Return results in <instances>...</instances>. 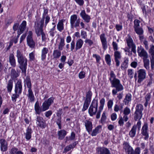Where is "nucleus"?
<instances>
[{
  "label": "nucleus",
  "instance_id": "61",
  "mask_svg": "<svg viewBox=\"0 0 154 154\" xmlns=\"http://www.w3.org/2000/svg\"><path fill=\"white\" fill-rule=\"evenodd\" d=\"M85 73L84 71H81L79 74V77L80 79H82L85 77Z\"/></svg>",
  "mask_w": 154,
  "mask_h": 154
},
{
  "label": "nucleus",
  "instance_id": "6",
  "mask_svg": "<svg viewBox=\"0 0 154 154\" xmlns=\"http://www.w3.org/2000/svg\"><path fill=\"white\" fill-rule=\"evenodd\" d=\"M77 16L73 14L71 16L70 19V23L71 28L73 29L79 26L80 19H77Z\"/></svg>",
  "mask_w": 154,
  "mask_h": 154
},
{
  "label": "nucleus",
  "instance_id": "46",
  "mask_svg": "<svg viewBox=\"0 0 154 154\" xmlns=\"http://www.w3.org/2000/svg\"><path fill=\"white\" fill-rule=\"evenodd\" d=\"M149 53L150 54L152 57H154V45H150Z\"/></svg>",
  "mask_w": 154,
  "mask_h": 154
},
{
  "label": "nucleus",
  "instance_id": "14",
  "mask_svg": "<svg viewBox=\"0 0 154 154\" xmlns=\"http://www.w3.org/2000/svg\"><path fill=\"white\" fill-rule=\"evenodd\" d=\"M114 59L116 62V66L118 67L120 65V62L119 60L121 58L122 56L121 53L118 51H115L114 53Z\"/></svg>",
  "mask_w": 154,
  "mask_h": 154
},
{
  "label": "nucleus",
  "instance_id": "31",
  "mask_svg": "<svg viewBox=\"0 0 154 154\" xmlns=\"http://www.w3.org/2000/svg\"><path fill=\"white\" fill-rule=\"evenodd\" d=\"M32 132V129L29 127H28L27 128L26 133L25 134V138L26 140H29L31 139Z\"/></svg>",
  "mask_w": 154,
  "mask_h": 154
},
{
  "label": "nucleus",
  "instance_id": "13",
  "mask_svg": "<svg viewBox=\"0 0 154 154\" xmlns=\"http://www.w3.org/2000/svg\"><path fill=\"white\" fill-rule=\"evenodd\" d=\"M97 154H111L109 150L107 148L98 147L96 149Z\"/></svg>",
  "mask_w": 154,
  "mask_h": 154
},
{
  "label": "nucleus",
  "instance_id": "19",
  "mask_svg": "<svg viewBox=\"0 0 154 154\" xmlns=\"http://www.w3.org/2000/svg\"><path fill=\"white\" fill-rule=\"evenodd\" d=\"M100 38L102 43L103 48L104 50H106L107 48V42L106 39L105 37L104 33L101 34L100 36Z\"/></svg>",
  "mask_w": 154,
  "mask_h": 154
},
{
  "label": "nucleus",
  "instance_id": "51",
  "mask_svg": "<svg viewBox=\"0 0 154 154\" xmlns=\"http://www.w3.org/2000/svg\"><path fill=\"white\" fill-rule=\"evenodd\" d=\"M140 21L138 20L135 19L134 21V28L139 27Z\"/></svg>",
  "mask_w": 154,
  "mask_h": 154
},
{
  "label": "nucleus",
  "instance_id": "58",
  "mask_svg": "<svg viewBox=\"0 0 154 154\" xmlns=\"http://www.w3.org/2000/svg\"><path fill=\"white\" fill-rule=\"evenodd\" d=\"M130 112L131 111L130 109L127 107L124 109L123 113L125 115H127L130 113Z\"/></svg>",
  "mask_w": 154,
  "mask_h": 154
},
{
  "label": "nucleus",
  "instance_id": "30",
  "mask_svg": "<svg viewBox=\"0 0 154 154\" xmlns=\"http://www.w3.org/2000/svg\"><path fill=\"white\" fill-rule=\"evenodd\" d=\"M102 126L99 125L97 126L95 129H94L91 134L92 136H96L98 134L100 133L101 130Z\"/></svg>",
  "mask_w": 154,
  "mask_h": 154
},
{
  "label": "nucleus",
  "instance_id": "12",
  "mask_svg": "<svg viewBox=\"0 0 154 154\" xmlns=\"http://www.w3.org/2000/svg\"><path fill=\"white\" fill-rule=\"evenodd\" d=\"M22 90V80L19 79L15 85V93L21 94Z\"/></svg>",
  "mask_w": 154,
  "mask_h": 154
},
{
  "label": "nucleus",
  "instance_id": "11",
  "mask_svg": "<svg viewBox=\"0 0 154 154\" xmlns=\"http://www.w3.org/2000/svg\"><path fill=\"white\" fill-rule=\"evenodd\" d=\"M36 121V123L38 126L42 129L45 128L46 126L45 122L42 117L40 116H37Z\"/></svg>",
  "mask_w": 154,
  "mask_h": 154
},
{
  "label": "nucleus",
  "instance_id": "45",
  "mask_svg": "<svg viewBox=\"0 0 154 154\" xmlns=\"http://www.w3.org/2000/svg\"><path fill=\"white\" fill-rule=\"evenodd\" d=\"M148 57L146 51H145V68L146 69L149 68V61L148 59H146Z\"/></svg>",
  "mask_w": 154,
  "mask_h": 154
},
{
  "label": "nucleus",
  "instance_id": "49",
  "mask_svg": "<svg viewBox=\"0 0 154 154\" xmlns=\"http://www.w3.org/2000/svg\"><path fill=\"white\" fill-rule=\"evenodd\" d=\"M148 129L147 124L145 123V140L147 139L149 137V134L147 132Z\"/></svg>",
  "mask_w": 154,
  "mask_h": 154
},
{
  "label": "nucleus",
  "instance_id": "22",
  "mask_svg": "<svg viewBox=\"0 0 154 154\" xmlns=\"http://www.w3.org/2000/svg\"><path fill=\"white\" fill-rule=\"evenodd\" d=\"M49 51L48 49V48L44 47L42 50L41 54V59L42 61H44L45 59L46 54Z\"/></svg>",
  "mask_w": 154,
  "mask_h": 154
},
{
  "label": "nucleus",
  "instance_id": "10",
  "mask_svg": "<svg viewBox=\"0 0 154 154\" xmlns=\"http://www.w3.org/2000/svg\"><path fill=\"white\" fill-rule=\"evenodd\" d=\"M44 12L42 14V18L40 21L42 22H44V20L45 19V26H46L49 22L50 20V17L48 15V9L47 8H46L45 7H43Z\"/></svg>",
  "mask_w": 154,
  "mask_h": 154
},
{
  "label": "nucleus",
  "instance_id": "42",
  "mask_svg": "<svg viewBox=\"0 0 154 154\" xmlns=\"http://www.w3.org/2000/svg\"><path fill=\"white\" fill-rule=\"evenodd\" d=\"M90 102L85 100L84 103L83 107L82 109V112L85 111L87 109Z\"/></svg>",
  "mask_w": 154,
  "mask_h": 154
},
{
  "label": "nucleus",
  "instance_id": "40",
  "mask_svg": "<svg viewBox=\"0 0 154 154\" xmlns=\"http://www.w3.org/2000/svg\"><path fill=\"white\" fill-rule=\"evenodd\" d=\"M105 60L107 64L109 66L111 65V57L109 54H106L105 57Z\"/></svg>",
  "mask_w": 154,
  "mask_h": 154
},
{
  "label": "nucleus",
  "instance_id": "32",
  "mask_svg": "<svg viewBox=\"0 0 154 154\" xmlns=\"http://www.w3.org/2000/svg\"><path fill=\"white\" fill-rule=\"evenodd\" d=\"M131 94L129 93H128L126 95L123 100V102L125 105H128L129 103L131 102Z\"/></svg>",
  "mask_w": 154,
  "mask_h": 154
},
{
  "label": "nucleus",
  "instance_id": "16",
  "mask_svg": "<svg viewBox=\"0 0 154 154\" xmlns=\"http://www.w3.org/2000/svg\"><path fill=\"white\" fill-rule=\"evenodd\" d=\"M1 150L2 152H5L8 149V143L4 139H0Z\"/></svg>",
  "mask_w": 154,
  "mask_h": 154
},
{
  "label": "nucleus",
  "instance_id": "5",
  "mask_svg": "<svg viewBox=\"0 0 154 154\" xmlns=\"http://www.w3.org/2000/svg\"><path fill=\"white\" fill-rule=\"evenodd\" d=\"M40 21L39 22H35L34 27L35 32L37 37L40 36L41 34L43 32V29L44 22Z\"/></svg>",
  "mask_w": 154,
  "mask_h": 154
},
{
  "label": "nucleus",
  "instance_id": "2",
  "mask_svg": "<svg viewBox=\"0 0 154 154\" xmlns=\"http://www.w3.org/2000/svg\"><path fill=\"white\" fill-rule=\"evenodd\" d=\"M16 57L19 65V68L21 70L24 76L26 75V69L27 65V60L24 55L23 52L18 50L17 51Z\"/></svg>",
  "mask_w": 154,
  "mask_h": 154
},
{
  "label": "nucleus",
  "instance_id": "50",
  "mask_svg": "<svg viewBox=\"0 0 154 154\" xmlns=\"http://www.w3.org/2000/svg\"><path fill=\"white\" fill-rule=\"evenodd\" d=\"M106 119V112H104L102 114L100 119L101 122L102 123H103L104 122L105 120Z\"/></svg>",
  "mask_w": 154,
  "mask_h": 154
},
{
  "label": "nucleus",
  "instance_id": "17",
  "mask_svg": "<svg viewBox=\"0 0 154 154\" xmlns=\"http://www.w3.org/2000/svg\"><path fill=\"white\" fill-rule=\"evenodd\" d=\"M84 122L87 131L90 133L91 132L93 128V125L92 122L89 120H86Z\"/></svg>",
  "mask_w": 154,
  "mask_h": 154
},
{
  "label": "nucleus",
  "instance_id": "54",
  "mask_svg": "<svg viewBox=\"0 0 154 154\" xmlns=\"http://www.w3.org/2000/svg\"><path fill=\"white\" fill-rule=\"evenodd\" d=\"M70 51H73L74 50H75V43L74 40H72L70 43Z\"/></svg>",
  "mask_w": 154,
  "mask_h": 154
},
{
  "label": "nucleus",
  "instance_id": "27",
  "mask_svg": "<svg viewBox=\"0 0 154 154\" xmlns=\"http://www.w3.org/2000/svg\"><path fill=\"white\" fill-rule=\"evenodd\" d=\"M137 52L139 56L143 57V60L144 66V50L143 48L141 46L138 47L137 48Z\"/></svg>",
  "mask_w": 154,
  "mask_h": 154
},
{
  "label": "nucleus",
  "instance_id": "15",
  "mask_svg": "<svg viewBox=\"0 0 154 154\" xmlns=\"http://www.w3.org/2000/svg\"><path fill=\"white\" fill-rule=\"evenodd\" d=\"M80 16L85 22L88 23L90 22L91 19V17L89 15L86 14L85 10H82L81 11Z\"/></svg>",
  "mask_w": 154,
  "mask_h": 154
},
{
  "label": "nucleus",
  "instance_id": "29",
  "mask_svg": "<svg viewBox=\"0 0 154 154\" xmlns=\"http://www.w3.org/2000/svg\"><path fill=\"white\" fill-rule=\"evenodd\" d=\"M26 21L23 20L22 21V23L20 25L19 29L18 31H20V34L23 33L25 30L26 28Z\"/></svg>",
  "mask_w": 154,
  "mask_h": 154
},
{
  "label": "nucleus",
  "instance_id": "35",
  "mask_svg": "<svg viewBox=\"0 0 154 154\" xmlns=\"http://www.w3.org/2000/svg\"><path fill=\"white\" fill-rule=\"evenodd\" d=\"M19 75V74L17 72L15 69H12L11 70V76L12 79H11L13 80Z\"/></svg>",
  "mask_w": 154,
  "mask_h": 154
},
{
  "label": "nucleus",
  "instance_id": "1",
  "mask_svg": "<svg viewBox=\"0 0 154 154\" xmlns=\"http://www.w3.org/2000/svg\"><path fill=\"white\" fill-rule=\"evenodd\" d=\"M111 87L114 88L112 91V94L113 96L116 95L118 92L121 91L124 89V87L121 83L120 81L116 78V76L113 71H110L109 78Z\"/></svg>",
  "mask_w": 154,
  "mask_h": 154
},
{
  "label": "nucleus",
  "instance_id": "4",
  "mask_svg": "<svg viewBox=\"0 0 154 154\" xmlns=\"http://www.w3.org/2000/svg\"><path fill=\"white\" fill-rule=\"evenodd\" d=\"M98 108V101L97 100H93L88 110V113L91 116L95 115L97 112Z\"/></svg>",
  "mask_w": 154,
  "mask_h": 154
},
{
  "label": "nucleus",
  "instance_id": "57",
  "mask_svg": "<svg viewBox=\"0 0 154 154\" xmlns=\"http://www.w3.org/2000/svg\"><path fill=\"white\" fill-rule=\"evenodd\" d=\"M52 114V112L51 110H49L46 112L45 113V116L48 119H50V116Z\"/></svg>",
  "mask_w": 154,
  "mask_h": 154
},
{
  "label": "nucleus",
  "instance_id": "28",
  "mask_svg": "<svg viewBox=\"0 0 154 154\" xmlns=\"http://www.w3.org/2000/svg\"><path fill=\"white\" fill-rule=\"evenodd\" d=\"M35 114H36L40 115L41 112H43L42 108H41L38 102L37 101L35 105Z\"/></svg>",
  "mask_w": 154,
  "mask_h": 154
},
{
  "label": "nucleus",
  "instance_id": "41",
  "mask_svg": "<svg viewBox=\"0 0 154 154\" xmlns=\"http://www.w3.org/2000/svg\"><path fill=\"white\" fill-rule=\"evenodd\" d=\"M92 96V93L91 91L90 90L89 91L86 93V98L85 100L91 102Z\"/></svg>",
  "mask_w": 154,
  "mask_h": 154
},
{
  "label": "nucleus",
  "instance_id": "63",
  "mask_svg": "<svg viewBox=\"0 0 154 154\" xmlns=\"http://www.w3.org/2000/svg\"><path fill=\"white\" fill-rule=\"evenodd\" d=\"M93 57L96 58L97 63H99L100 60L101 59V57L99 55L97 54H93Z\"/></svg>",
  "mask_w": 154,
  "mask_h": 154
},
{
  "label": "nucleus",
  "instance_id": "64",
  "mask_svg": "<svg viewBox=\"0 0 154 154\" xmlns=\"http://www.w3.org/2000/svg\"><path fill=\"white\" fill-rule=\"evenodd\" d=\"M85 42L86 43H88L90 46H91L93 44V41L90 39H86L85 41Z\"/></svg>",
  "mask_w": 154,
  "mask_h": 154
},
{
  "label": "nucleus",
  "instance_id": "26",
  "mask_svg": "<svg viewBox=\"0 0 154 154\" xmlns=\"http://www.w3.org/2000/svg\"><path fill=\"white\" fill-rule=\"evenodd\" d=\"M28 94L27 95L29 99V101L31 102H34L35 100V98L32 89H28Z\"/></svg>",
  "mask_w": 154,
  "mask_h": 154
},
{
  "label": "nucleus",
  "instance_id": "21",
  "mask_svg": "<svg viewBox=\"0 0 154 154\" xmlns=\"http://www.w3.org/2000/svg\"><path fill=\"white\" fill-rule=\"evenodd\" d=\"M9 61L11 66L13 67H15L16 66V60L13 54H10L9 55Z\"/></svg>",
  "mask_w": 154,
  "mask_h": 154
},
{
  "label": "nucleus",
  "instance_id": "52",
  "mask_svg": "<svg viewBox=\"0 0 154 154\" xmlns=\"http://www.w3.org/2000/svg\"><path fill=\"white\" fill-rule=\"evenodd\" d=\"M18 149L15 147H13L9 151L10 154H16L18 151Z\"/></svg>",
  "mask_w": 154,
  "mask_h": 154
},
{
  "label": "nucleus",
  "instance_id": "20",
  "mask_svg": "<svg viewBox=\"0 0 154 154\" xmlns=\"http://www.w3.org/2000/svg\"><path fill=\"white\" fill-rule=\"evenodd\" d=\"M67 131L64 129L58 131L57 132L58 138L60 140H63L66 135Z\"/></svg>",
  "mask_w": 154,
  "mask_h": 154
},
{
  "label": "nucleus",
  "instance_id": "34",
  "mask_svg": "<svg viewBox=\"0 0 154 154\" xmlns=\"http://www.w3.org/2000/svg\"><path fill=\"white\" fill-rule=\"evenodd\" d=\"M13 87V80L11 79H10L8 80L7 85V88L8 92H11L12 90Z\"/></svg>",
  "mask_w": 154,
  "mask_h": 154
},
{
  "label": "nucleus",
  "instance_id": "7",
  "mask_svg": "<svg viewBox=\"0 0 154 154\" xmlns=\"http://www.w3.org/2000/svg\"><path fill=\"white\" fill-rule=\"evenodd\" d=\"M63 114L62 109L60 108L57 111L56 113L57 117L55 119V122L58 125L59 129H61L62 128V117L61 115Z\"/></svg>",
  "mask_w": 154,
  "mask_h": 154
},
{
  "label": "nucleus",
  "instance_id": "37",
  "mask_svg": "<svg viewBox=\"0 0 154 154\" xmlns=\"http://www.w3.org/2000/svg\"><path fill=\"white\" fill-rule=\"evenodd\" d=\"M65 45V41L63 38L61 37L60 41L58 45V49L60 50H62Z\"/></svg>",
  "mask_w": 154,
  "mask_h": 154
},
{
  "label": "nucleus",
  "instance_id": "39",
  "mask_svg": "<svg viewBox=\"0 0 154 154\" xmlns=\"http://www.w3.org/2000/svg\"><path fill=\"white\" fill-rule=\"evenodd\" d=\"M128 58L127 57H125L124 58V60L122 63V64L121 67L122 69V68H127L128 66Z\"/></svg>",
  "mask_w": 154,
  "mask_h": 154
},
{
  "label": "nucleus",
  "instance_id": "23",
  "mask_svg": "<svg viewBox=\"0 0 154 154\" xmlns=\"http://www.w3.org/2000/svg\"><path fill=\"white\" fill-rule=\"evenodd\" d=\"M61 51L58 49L54 50L52 54L53 59L56 60L60 58L61 55Z\"/></svg>",
  "mask_w": 154,
  "mask_h": 154
},
{
  "label": "nucleus",
  "instance_id": "47",
  "mask_svg": "<svg viewBox=\"0 0 154 154\" xmlns=\"http://www.w3.org/2000/svg\"><path fill=\"white\" fill-rule=\"evenodd\" d=\"M21 94H19L18 93H15L13 94L11 97L12 100L14 102L16 101V99L19 97L20 95Z\"/></svg>",
  "mask_w": 154,
  "mask_h": 154
},
{
  "label": "nucleus",
  "instance_id": "9",
  "mask_svg": "<svg viewBox=\"0 0 154 154\" xmlns=\"http://www.w3.org/2000/svg\"><path fill=\"white\" fill-rule=\"evenodd\" d=\"M126 41L127 46L129 48H131L132 51L134 53H136V45L134 44L133 41L129 35H128L127 37L126 38Z\"/></svg>",
  "mask_w": 154,
  "mask_h": 154
},
{
  "label": "nucleus",
  "instance_id": "55",
  "mask_svg": "<svg viewBox=\"0 0 154 154\" xmlns=\"http://www.w3.org/2000/svg\"><path fill=\"white\" fill-rule=\"evenodd\" d=\"M54 98L53 97H51L48 98L47 100L45 101H46L50 106L53 103Z\"/></svg>",
  "mask_w": 154,
  "mask_h": 154
},
{
  "label": "nucleus",
  "instance_id": "33",
  "mask_svg": "<svg viewBox=\"0 0 154 154\" xmlns=\"http://www.w3.org/2000/svg\"><path fill=\"white\" fill-rule=\"evenodd\" d=\"M24 82L25 85H26L28 89H31V83L29 76H27L25 79L24 78Z\"/></svg>",
  "mask_w": 154,
  "mask_h": 154
},
{
  "label": "nucleus",
  "instance_id": "56",
  "mask_svg": "<svg viewBox=\"0 0 154 154\" xmlns=\"http://www.w3.org/2000/svg\"><path fill=\"white\" fill-rule=\"evenodd\" d=\"M128 75L131 79H132L133 77V74L134 73L133 69H129L128 70Z\"/></svg>",
  "mask_w": 154,
  "mask_h": 154
},
{
  "label": "nucleus",
  "instance_id": "25",
  "mask_svg": "<svg viewBox=\"0 0 154 154\" xmlns=\"http://www.w3.org/2000/svg\"><path fill=\"white\" fill-rule=\"evenodd\" d=\"M84 43L83 41L81 39H79L76 41L75 47V51H76L81 49Z\"/></svg>",
  "mask_w": 154,
  "mask_h": 154
},
{
  "label": "nucleus",
  "instance_id": "62",
  "mask_svg": "<svg viewBox=\"0 0 154 154\" xmlns=\"http://www.w3.org/2000/svg\"><path fill=\"white\" fill-rule=\"evenodd\" d=\"M112 45L114 51H117L118 50V45L115 42H113Z\"/></svg>",
  "mask_w": 154,
  "mask_h": 154
},
{
  "label": "nucleus",
  "instance_id": "24",
  "mask_svg": "<svg viewBox=\"0 0 154 154\" xmlns=\"http://www.w3.org/2000/svg\"><path fill=\"white\" fill-rule=\"evenodd\" d=\"M65 20L62 19L59 20L57 25V30L60 32H61L64 29L63 23Z\"/></svg>",
  "mask_w": 154,
  "mask_h": 154
},
{
  "label": "nucleus",
  "instance_id": "8",
  "mask_svg": "<svg viewBox=\"0 0 154 154\" xmlns=\"http://www.w3.org/2000/svg\"><path fill=\"white\" fill-rule=\"evenodd\" d=\"M27 43L28 45L31 48H35V42L32 38V32L31 31L28 32V34L26 37Z\"/></svg>",
  "mask_w": 154,
  "mask_h": 154
},
{
  "label": "nucleus",
  "instance_id": "38",
  "mask_svg": "<svg viewBox=\"0 0 154 154\" xmlns=\"http://www.w3.org/2000/svg\"><path fill=\"white\" fill-rule=\"evenodd\" d=\"M136 129L137 126L136 125H134L133 126L129 133V135L131 137H133L135 136Z\"/></svg>",
  "mask_w": 154,
  "mask_h": 154
},
{
  "label": "nucleus",
  "instance_id": "43",
  "mask_svg": "<svg viewBox=\"0 0 154 154\" xmlns=\"http://www.w3.org/2000/svg\"><path fill=\"white\" fill-rule=\"evenodd\" d=\"M50 106L46 101H45L42 104V108L43 109V111H45L49 109Z\"/></svg>",
  "mask_w": 154,
  "mask_h": 154
},
{
  "label": "nucleus",
  "instance_id": "44",
  "mask_svg": "<svg viewBox=\"0 0 154 154\" xmlns=\"http://www.w3.org/2000/svg\"><path fill=\"white\" fill-rule=\"evenodd\" d=\"M136 33L139 35H141L143 33V30L141 27H137L134 29Z\"/></svg>",
  "mask_w": 154,
  "mask_h": 154
},
{
  "label": "nucleus",
  "instance_id": "59",
  "mask_svg": "<svg viewBox=\"0 0 154 154\" xmlns=\"http://www.w3.org/2000/svg\"><path fill=\"white\" fill-rule=\"evenodd\" d=\"M113 104V101L112 100H109L107 102V106L108 109L112 108Z\"/></svg>",
  "mask_w": 154,
  "mask_h": 154
},
{
  "label": "nucleus",
  "instance_id": "53",
  "mask_svg": "<svg viewBox=\"0 0 154 154\" xmlns=\"http://www.w3.org/2000/svg\"><path fill=\"white\" fill-rule=\"evenodd\" d=\"M35 54L34 52H32L29 54V60L31 61H33L35 59Z\"/></svg>",
  "mask_w": 154,
  "mask_h": 154
},
{
  "label": "nucleus",
  "instance_id": "48",
  "mask_svg": "<svg viewBox=\"0 0 154 154\" xmlns=\"http://www.w3.org/2000/svg\"><path fill=\"white\" fill-rule=\"evenodd\" d=\"M135 109L136 111L141 112L142 113V111L143 110V106L141 104H137Z\"/></svg>",
  "mask_w": 154,
  "mask_h": 154
},
{
  "label": "nucleus",
  "instance_id": "3",
  "mask_svg": "<svg viewBox=\"0 0 154 154\" xmlns=\"http://www.w3.org/2000/svg\"><path fill=\"white\" fill-rule=\"evenodd\" d=\"M123 145V148L125 150L127 154H140V148L137 147L136 148L134 151L128 143L126 142H124Z\"/></svg>",
  "mask_w": 154,
  "mask_h": 154
},
{
  "label": "nucleus",
  "instance_id": "36",
  "mask_svg": "<svg viewBox=\"0 0 154 154\" xmlns=\"http://www.w3.org/2000/svg\"><path fill=\"white\" fill-rule=\"evenodd\" d=\"M134 119L135 121L140 120L142 116V114L141 112L135 111L134 115Z\"/></svg>",
  "mask_w": 154,
  "mask_h": 154
},
{
  "label": "nucleus",
  "instance_id": "18",
  "mask_svg": "<svg viewBox=\"0 0 154 154\" xmlns=\"http://www.w3.org/2000/svg\"><path fill=\"white\" fill-rule=\"evenodd\" d=\"M138 80L137 82L140 83L144 79V70L143 69H140L138 71Z\"/></svg>",
  "mask_w": 154,
  "mask_h": 154
},
{
  "label": "nucleus",
  "instance_id": "60",
  "mask_svg": "<svg viewBox=\"0 0 154 154\" xmlns=\"http://www.w3.org/2000/svg\"><path fill=\"white\" fill-rule=\"evenodd\" d=\"M55 26H54L49 31L50 35L52 37L54 36L55 32L54 31L55 30Z\"/></svg>",
  "mask_w": 154,
  "mask_h": 154
}]
</instances>
